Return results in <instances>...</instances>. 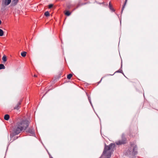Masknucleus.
Returning <instances> with one entry per match:
<instances>
[{"instance_id":"nucleus-19","label":"nucleus","mask_w":158,"mask_h":158,"mask_svg":"<svg viewBox=\"0 0 158 158\" xmlns=\"http://www.w3.org/2000/svg\"><path fill=\"white\" fill-rule=\"evenodd\" d=\"M123 71L122 69H121V68L119 69L118 70H117L116 72H115V73H122Z\"/></svg>"},{"instance_id":"nucleus-1","label":"nucleus","mask_w":158,"mask_h":158,"mask_svg":"<svg viewBox=\"0 0 158 158\" xmlns=\"http://www.w3.org/2000/svg\"><path fill=\"white\" fill-rule=\"evenodd\" d=\"M114 146V144L113 143H111L109 146L105 145L103 153L100 158H110L111 152Z\"/></svg>"},{"instance_id":"nucleus-7","label":"nucleus","mask_w":158,"mask_h":158,"mask_svg":"<svg viewBox=\"0 0 158 158\" xmlns=\"http://www.w3.org/2000/svg\"><path fill=\"white\" fill-rule=\"evenodd\" d=\"M21 102H18L17 105L14 107V109L18 110L20 107V105L21 104Z\"/></svg>"},{"instance_id":"nucleus-8","label":"nucleus","mask_w":158,"mask_h":158,"mask_svg":"<svg viewBox=\"0 0 158 158\" xmlns=\"http://www.w3.org/2000/svg\"><path fill=\"white\" fill-rule=\"evenodd\" d=\"M11 2V0H5L4 3L5 5H8Z\"/></svg>"},{"instance_id":"nucleus-25","label":"nucleus","mask_w":158,"mask_h":158,"mask_svg":"<svg viewBox=\"0 0 158 158\" xmlns=\"http://www.w3.org/2000/svg\"><path fill=\"white\" fill-rule=\"evenodd\" d=\"M1 23H2L1 21V20H0V25L1 24Z\"/></svg>"},{"instance_id":"nucleus-6","label":"nucleus","mask_w":158,"mask_h":158,"mask_svg":"<svg viewBox=\"0 0 158 158\" xmlns=\"http://www.w3.org/2000/svg\"><path fill=\"white\" fill-rule=\"evenodd\" d=\"M28 134L30 135H35V132L34 130L32 128H30L27 131Z\"/></svg>"},{"instance_id":"nucleus-12","label":"nucleus","mask_w":158,"mask_h":158,"mask_svg":"<svg viewBox=\"0 0 158 158\" xmlns=\"http://www.w3.org/2000/svg\"><path fill=\"white\" fill-rule=\"evenodd\" d=\"M27 52H23L21 53V55L23 57H24L26 55Z\"/></svg>"},{"instance_id":"nucleus-17","label":"nucleus","mask_w":158,"mask_h":158,"mask_svg":"<svg viewBox=\"0 0 158 158\" xmlns=\"http://www.w3.org/2000/svg\"><path fill=\"white\" fill-rule=\"evenodd\" d=\"M72 76V74L70 73L67 75V78L68 79H70Z\"/></svg>"},{"instance_id":"nucleus-20","label":"nucleus","mask_w":158,"mask_h":158,"mask_svg":"<svg viewBox=\"0 0 158 158\" xmlns=\"http://www.w3.org/2000/svg\"><path fill=\"white\" fill-rule=\"evenodd\" d=\"M86 94L88 96V100L89 101V102H90V103L91 104V100H90V96H89V95L87 93H86Z\"/></svg>"},{"instance_id":"nucleus-14","label":"nucleus","mask_w":158,"mask_h":158,"mask_svg":"<svg viewBox=\"0 0 158 158\" xmlns=\"http://www.w3.org/2000/svg\"><path fill=\"white\" fill-rule=\"evenodd\" d=\"M2 60L3 62H6V57L5 55H4L2 58Z\"/></svg>"},{"instance_id":"nucleus-9","label":"nucleus","mask_w":158,"mask_h":158,"mask_svg":"<svg viewBox=\"0 0 158 158\" xmlns=\"http://www.w3.org/2000/svg\"><path fill=\"white\" fill-rule=\"evenodd\" d=\"M109 8L110 10H111L113 12H114L115 11V10L113 8L110 2L109 3Z\"/></svg>"},{"instance_id":"nucleus-5","label":"nucleus","mask_w":158,"mask_h":158,"mask_svg":"<svg viewBox=\"0 0 158 158\" xmlns=\"http://www.w3.org/2000/svg\"><path fill=\"white\" fill-rule=\"evenodd\" d=\"M131 147H133V151L132 152V155H135L137 153V145H135L133 143H131Z\"/></svg>"},{"instance_id":"nucleus-22","label":"nucleus","mask_w":158,"mask_h":158,"mask_svg":"<svg viewBox=\"0 0 158 158\" xmlns=\"http://www.w3.org/2000/svg\"><path fill=\"white\" fill-rule=\"evenodd\" d=\"M52 6H53V5L52 4H50L49 5V7L50 8H52Z\"/></svg>"},{"instance_id":"nucleus-16","label":"nucleus","mask_w":158,"mask_h":158,"mask_svg":"<svg viewBox=\"0 0 158 158\" xmlns=\"http://www.w3.org/2000/svg\"><path fill=\"white\" fill-rule=\"evenodd\" d=\"M44 15L47 16L48 17L50 15V14L48 11H46L44 13Z\"/></svg>"},{"instance_id":"nucleus-4","label":"nucleus","mask_w":158,"mask_h":158,"mask_svg":"<svg viewBox=\"0 0 158 158\" xmlns=\"http://www.w3.org/2000/svg\"><path fill=\"white\" fill-rule=\"evenodd\" d=\"M127 139L122 136V139L116 141L115 142V143L117 145H121L126 144L127 143Z\"/></svg>"},{"instance_id":"nucleus-26","label":"nucleus","mask_w":158,"mask_h":158,"mask_svg":"<svg viewBox=\"0 0 158 158\" xmlns=\"http://www.w3.org/2000/svg\"><path fill=\"white\" fill-rule=\"evenodd\" d=\"M50 158H53L52 157V156H51V157H50Z\"/></svg>"},{"instance_id":"nucleus-2","label":"nucleus","mask_w":158,"mask_h":158,"mask_svg":"<svg viewBox=\"0 0 158 158\" xmlns=\"http://www.w3.org/2000/svg\"><path fill=\"white\" fill-rule=\"evenodd\" d=\"M16 124L23 130H25L29 126V123L27 120L22 119L18 121Z\"/></svg>"},{"instance_id":"nucleus-23","label":"nucleus","mask_w":158,"mask_h":158,"mask_svg":"<svg viewBox=\"0 0 158 158\" xmlns=\"http://www.w3.org/2000/svg\"><path fill=\"white\" fill-rule=\"evenodd\" d=\"M128 150H129V152H130V153H129L130 154V153H131V148H129V149H128Z\"/></svg>"},{"instance_id":"nucleus-18","label":"nucleus","mask_w":158,"mask_h":158,"mask_svg":"<svg viewBox=\"0 0 158 158\" xmlns=\"http://www.w3.org/2000/svg\"><path fill=\"white\" fill-rule=\"evenodd\" d=\"M3 35V30L0 29V36H2Z\"/></svg>"},{"instance_id":"nucleus-21","label":"nucleus","mask_w":158,"mask_h":158,"mask_svg":"<svg viewBox=\"0 0 158 158\" xmlns=\"http://www.w3.org/2000/svg\"><path fill=\"white\" fill-rule=\"evenodd\" d=\"M127 0H125V2H124V5H123V8H122V11H123V9L125 7V6L126 4V3H127Z\"/></svg>"},{"instance_id":"nucleus-3","label":"nucleus","mask_w":158,"mask_h":158,"mask_svg":"<svg viewBox=\"0 0 158 158\" xmlns=\"http://www.w3.org/2000/svg\"><path fill=\"white\" fill-rule=\"evenodd\" d=\"M23 130L16 124L13 130L14 135H16L20 133Z\"/></svg>"},{"instance_id":"nucleus-11","label":"nucleus","mask_w":158,"mask_h":158,"mask_svg":"<svg viewBox=\"0 0 158 158\" xmlns=\"http://www.w3.org/2000/svg\"><path fill=\"white\" fill-rule=\"evenodd\" d=\"M10 118L9 115L8 114H6L4 116V119L6 120H9Z\"/></svg>"},{"instance_id":"nucleus-13","label":"nucleus","mask_w":158,"mask_h":158,"mask_svg":"<svg viewBox=\"0 0 158 158\" xmlns=\"http://www.w3.org/2000/svg\"><path fill=\"white\" fill-rule=\"evenodd\" d=\"M5 68V67L4 65V64H0V69H4Z\"/></svg>"},{"instance_id":"nucleus-24","label":"nucleus","mask_w":158,"mask_h":158,"mask_svg":"<svg viewBox=\"0 0 158 158\" xmlns=\"http://www.w3.org/2000/svg\"><path fill=\"white\" fill-rule=\"evenodd\" d=\"M34 77H37V75H35H35H34Z\"/></svg>"},{"instance_id":"nucleus-15","label":"nucleus","mask_w":158,"mask_h":158,"mask_svg":"<svg viewBox=\"0 0 158 158\" xmlns=\"http://www.w3.org/2000/svg\"><path fill=\"white\" fill-rule=\"evenodd\" d=\"M18 1L19 0H12V2L15 5H16L18 2Z\"/></svg>"},{"instance_id":"nucleus-10","label":"nucleus","mask_w":158,"mask_h":158,"mask_svg":"<svg viewBox=\"0 0 158 158\" xmlns=\"http://www.w3.org/2000/svg\"><path fill=\"white\" fill-rule=\"evenodd\" d=\"M64 13L67 16H69L71 14V13L69 11H65L64 12Z\"/></svg>"}]
</instances>
